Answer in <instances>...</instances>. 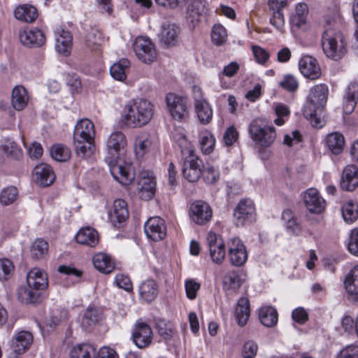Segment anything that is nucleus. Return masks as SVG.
Here are the masks:
<instances>
[{
  "instance_id": "8",
  "label": "nucleus",
  "mask_w": 358,
  "mask_h": 358,
  "mask_svg": "<svg viewBox=\"0 0 358 358\" xmlns=\"http://www.w3.org/2000/svg\"><path fill=\"white\" fill-rule=\"evenodd\" d=\"M234 217L237 227L252 223L255 220V208L253 201L249 199L240 200L234 210Z\"/></svg>"
},
{
  "instance_id": "30",
  "label": "nucleus",
  "mask_w": 358,
  "mask_h": 358,
  "mask_svg": "<svg viewBox=\"0 0 358 358\" xmlns=\"http://www.w3.org/2000/svg\"><path fill=\"white\" fill-rule=\"evenodd\" d=\"M76 240L80 244L94 247L99 242V236L94 229L87 227L77 233Z\"/></svg>"
},
{
  "instance_id": "27",
  "label": "nucleus",
  "mask_w": 358,
  "mask_h": 358,
  "mask_svg": "<svg viewBox=\"0 0 358 358\" xmlns=\"http://www.w3.org/2000/svg\"><path fill=\"white\" fill-rule=\"evenodd\" d=\"M72 48V36L69 31L64 29L58 30L55 32V48L57 51L64 55L68 56Z\"/></svg>"
},
{
  "instance_id": "50",
  "label": "nucleus",
  "mask_w": 358,
  "mask_h": 358,
  "mask_svg": "<svg viewBox=\"0 0 358 358\" xmlns=\"http://www.w3.org/2000/svg\"><path fill=\"white\" fill-rule=\"evenodd\" d=\"M152 145V141L148 136H137L134 144V150L137 157H142L147 153Z\"/></svg>"
},
{
  "instance_id": "43",
  "label": "nucleus",
  "mask_w": 358,
  "mask_h": 358,
  "mask_svg": "<svg viewBox=\"0 0 358 358\" xmlns=\"http://www.w3.org/2000/svg\"><path fill=\"white\" fill-rule=\"evenodd\" d=\"M95 355L96 349L89 344L78 345L70 352V358H94Z\"/></svg>"
},
{
  "instance_id": "49",
  "label": "nucleus",
  "mask_w": 358,
  "mask_h": 358,
  "mask_svg": "<svg viewBox=\"0 0 358 358\" xmlns=\"http://www.w3.org/2000/svg\"><path fill=\"white\" fill-rule=\"evenodd\" d=\"M215 138L209 131H205L200 134V146L203 153L210 154L215 147Z\"/></svg>"
},
{
  "instance_id": "3",
  "label": "nucleus",
  "mask_w": 358,
  "mask_h": 358,
  "mask_svg": "<svg viewBox=\"0 0 358 358\" xmlns=\"http://www.w3.org/2000/svg\"><path fill=\"white\" fill-rule=\"evenodd\" d=\"M173 138L180 148L184 159L182 169L183 177L190 182H196L202 173V160L196 155L193 145L184 134L175 135Z\"/></svg>"
},
{
  "instance_id": "37",
  "label": "nucleus",
  "mask_w": 358,
  "mask_h": 358,
  "mask_svg": "<svg viewBox=\"0 0 358 358\" xmlns=\"http://www.w3.org/2000/svg\"><path fill=\"white\" fill-rule=\"evenodd\" d=\"M15 17L22 22H33L38 17L37 10L31 5H21L14 12Z\"/></svg>"
},
{
  "instance_id": "46",
  "label": "nucleus",
  "mask_w": 358,
  "mask_h": 358,
  "mask_svg": "<svg viewBox=\"0 0 358 358\" xmlns=\"http://www.w3.org/2000/svg\"><path fill=\"white\" fill-rule=\"evenodd\" d=\"M101 318L100 310L94 307H89L85 312L82 326L85 328H89L96 324Z\"/></svg>"
},
{
  "instance_id": "45",
  "label": "nucleus",
  "mask_w": 358,
  "mask_h": 358,
  "mask_svg": "<svg viewBox=\"0 0 358 358\" xmlns=\"http://www.w3.org/2000/svg\"><path fill=\"white\" fill-rule=\"evenodd\" d=\"M341 213L345 222L351 224L358 217V205L349 201L342 206Z\"/></svg>"
},
{
  "instance_id": "7",
  "label": "nucleus",
  "mask_w": 358,
  "mask_h": 358,
  "mask_svg": "<svg viewBox=\"0 0 358 358\" xmlns=\"http://www.w3.org/2000/svg\"><path fill=\"white\" fill-rule=\"evenodd\" d=\"M166 102L169 111L174 120L182 122L188 118L189 107L186 97L169 93L166 97Z\"/></svg>"
},
{
  "instance_id": "18",
  "label": "nucleus",
  "mask_w": 358,
  "mask_h": 358,
  "mask_svg": "<svg viewBox=\"0 0 358 358\" xmlns=\"http://www.w3.org/2000/svg\"><path fill=\"white\" fill-rule=\"evenodd\" d=\"M328 93V87L325 84L315 85L310 90L309 103H308L305 106L322 109L327 103Z\"/></svg>"
},
{
  "instance_id": "36",
  "label": "nucleus",
  "mask_w": 358,
  "mask_h": 358,
  "mask_svg": "<svg viewBox=\"0 0 358 358\" xmlns=\"http://www.w3.org/2000/svg\"><path fill=\"white\" fill-rule=\"evenodd\" d=\"M76 154L80 159L88 160L94 153V141H74Z\"/></svg>"
},
{
  "instance_id": "41",
  "label": "nucleus",
  "mask_w": 358,
  "mask_h": 358,
  "mask_svg": "<svg viewBox=\"0 0 358 358\" xmlns=\"http://www.w3.org/2000/svg\"><path fill=\"white\" fill-rule=\"evenodd\" d=\"M129 61L127 59H122L118 62L113 64L110 69L111 76L119 81L126 79V72L129 66Z\"/></svg>"
},
{
  "instance_id": "20",
  "label": "nucleus",
  "mask_w": 358,
  "mask_h": 358,
  "mask_svg": "<svg viewBox=\"0 0 358 358\" xmlns=\"http://www.w3.org/2000/svg\"><path fill=\"white\" fill-rule=\"evenodd\" d=\"M33 335L28 331L16 333L10 343L11 350L17 355H21L29 349L33 343Z\"/></svg>"
},
{
  "instance_id": "53",
  "label": "nucleus",
  "mask_w": 358,
  "mask_h": 358,
  "mask_svg": "<svg viewBox=\"0 0 358 358\" xmlns=\"http://www.w3.org/2000/svg\"><path fill=\"white\" fill-rule=\"evenodd\" d=\"M18 191L15 187H8L3 189L0 195V201L2 204L8 206L13 203L17 196Z\"/></svg>"
},
{
  "instance_id": "39",
  "label": "nucleus",
  "mask_w": 358,
  "mask_h": 358,
  "mask_svg": "<svg viewBox=\"0 0 358 358\" xmlns=\"http://www.w3.org/2000/svg\"><path fill=\"white\" fill-rule=\"evenodd\" d=\"M326 142L329 150L333 154L339 155L343 150L345 138L341 134L334 132L327 135Z\"/></svg>"
},
{
  "instance_id": "26",
  "label": "nucleus",
  "mask_w": 358,
  "mask_h": 358,
  "mask_svg": "<svg viewBox=\"0 0 358 358\" xmlns=\"http://www.w3.org/2000/svg\"><path fill=\"white\" fill-rule=\"evenodd\" d=\"M358 100V83L351 82L345 90L343 96V108L346 114H351Z\"/></svg>"
},
{
  "instance_id": "58",
  "label": "nucleus",
  "mask_w": 358,
  "mask_h": 358,
  "mask_svg": "<svg viewBox=\"0 0 358 358\" xmlns=\"http://www.w3.org/2000/svg\"><path fill=\"white\" fill-rule=\"evenodd\" d=\"M317 108H313L310 106H304L303 113L304 117L310 120L311 124L315 127L321 128L323 123L320 118L317 117Z\"/></svg>"
},
{
  "instance_id": "2",
  "label": "nucleus",
  "mask_w": 358,
  "mask_h": 358,
  "mask_svg": "<svg viewBox=\"0 0 358 358\" xmlns=\"http://www.w3.org/2000/svg\"><path fill=\"white\" fill-rule=\"evenodd\" d=\"M154 113V105L150 101L144 98L131 99L124 106L122 120L128 127H141L151 121Z\"/></svg>"
},
{
  "instance_id": "22",
  "label": "nucleus",
  "mask_w": 358,
  "mask_h": 358,
  "mask_svg": "<svg viewBox=\"0 0 358 358\" xmlns=\"http://www.w3.org/2000/svg\"><path fill=\"white\" fill-rule=\"evenodd\" d=\"M27 282L31 288L43 291L48 286V275L42 269L34 268L28 272Z\"/></svg>"
},
{
  "instance_id": "38",
  "label": "nucleus",
  "mask_w": 358,
  "mask_h": 358,
  "mask_svg": "<svg viewBox=\"0 0 358 358\" xmlns=\"http://www.w3.org/2000/svg\"><path fill=\"white\" fill-rule=\"evenodd\" d=\"M259 317L261 323L267 327H272L277 324L278 313L272 306H264L259 310Z\"/></svg>"
},
{
  "instance_id": "9",
  "label": "nucleus",
  "mask_w": 358,
  "mask_h": 358,
  "mask_svg": "<svg viewBox=\"0 0 358 358\" xmlns=\"http://www.w3.org/2000/svg\"><path fill=\"white\" fill-rule=\"evenodd\" d=\"M134 50L138 59L145 64L152 62L157 57L155 45L147 37H137L134 43Z\"/></svg>"
},
{
  "instance_id": "4",
  "label": "nucleus",
  "mask_w": 358,
  "mask_h": 358,
  "mask_svg": "<svg viewBox=\"0 0 358 358\" xmlns=\"http://www.w3.org/2000/svg\"><path fill=\"white\" fill-rule=\"evenodd\" d=\"M322 47L326 56L334 60L340 59L347 52L343 34L331 28L327 29L324 31Z\"/></svg>"
},
{
  "instance_id": "13",
  "label": "nucleus",
  "mask_w": 358,
  "mask_h": 358,
  "mask_svg": "<svg viewBox=\"0 0 358 358\" xmlns=\"http://www.w3.org/2000/svg\"><path fill=\"white\" fill-rule=\"evenodd\" d=\"M206 243L209 250L211 259L216 264L222 263L225 257V244L222 238L210 231L206 238Z\"/></svg>"
},
{
  "instance_id": "15",
  "label": "nucleus",
  "mask_w": 358,
  "mask_h": 358,
  "mask_svg": "<svg viewBox=\"0 0 358 358\" xmlns=\"http://www.w3.org/2000/svg\"><path fill=\"white\" fill-rule=\"evenodd\" d=\"M19 38L20 43L27 48L41 47L46 41L44 33L37 28L20 31Z\"/></svg>"
},
{
  "instance_id": "54",
  "label": "nucleus",
  "mask_w": 358,
  "mask_h": 358,
  "mask_svg": "<svg viewBox=\"0 0 358 358\" xmlns=\"http://www.w3.org/2000/svg\"><path fill=\"white\" fill-rule=\"evenodd\" d=\"M203 178L208 184H214L220 179V171L217 167L208 165L202 172Z\"/></svg>"
},
{
  "instance_id": "10",
  "label": "nucleus",
  "mask_w": 358,
  "mask_h": 358,
  "mask_svg": "<svg viewBox=\"0 0 358 358\" xmlns=\"http://www.w3.org/2000/svg\"><path fill=\"white\" fill-rule=\"evenodd\" d=\"M131 338L134 343L140 349L148 347L152 342L153 332L145 322H137L133 327Z\"/></svg>"
},
{
  "instance_id": "1",
  "label": "nucleus",
  "mask_w": 358,
  "mask_h": 358,
  "mask_svg": "<svg viewBox=\"0 0 358 358\" xmlns=\"http://www.w3.org/2000/svg\"><path fill=\"white\" fill-rule=\"evenodd\" d=\"M127 145V138L120 131L112 132L106 142L108 155L105 157V161L113 178L124 185H129L135 178L131 164L127 162L123 164H117L118 157Z\"/></svg>"
},
{
  "instance_id": "11",
  "label": "nucleus",
  "mask_w": 358,
  "mask_h": 358,
  "mask_svg": "<svg viewBox=\"0 0 358 358\" xmlns=\"http://www.w3.org/2000/svg\"><path fill=\"white\" fill-rule=\"evenodd\" d=\"M213 212L210 206L202 201L193 202L189 209L190 220L196 224L203 225L212 217Z\"/></svg>"
},
{
  "instance_id": "52",
  "label": "nucleus",
  "mask_w": 358,
  "mask_h": 358,
  "mask_svg": "<svg viewBox=\"0 0 358 358\" xmlns=\"http://www.w3.org/2000/svg\"><path fill=\"white\" fill-rule=\"evenodd\" d=\"M30 251L33 258H43L48 253V244L43 239H36L32 243Z\"/></svg>"
},
{
  "instance_id": "64",
  "label": "nucleus",
  "mask_w": 358,
  "mask_h": 358,
  "mask_svg": "<svg viewBox=\"0 0 358 358\" xmlns=\"http://www.w3.org/2000/svg\"><path fill=\"white\" fill-rule=\"evenodd\" d=\"M337 358H358V346L351 345L342 350Z\"/></svg>"
},
{
  "instance_id": "24",
  "label": "nucleus",
  "mask_w": 358,
  "mask_h": 358,
  "mask_svg": "<svg viewBox=\"0 0 358 358\" xmlns=\"http://www.w3.org/2000/svg\"><path fill=\"white\" fill-rule=\"evenodd\" d=\"M287 4L286 0H268V5L271 10L273 11L270 18L271 24L278 30L281 31L285 24L284 15L281 9Z\"/></svg>"
},
{
  "instance_id": "55",
  "label": "nucleus",
  "mask_w": 358,
  "mask_h": 358,
  "mask_svg": "<svg viewBox=\"0 0 358 358\" xmlns=\"http://www.w3.org/2000/svg\"><path fill=\"white\" fill-rule=\"evenodd\" d=\"M3 151L15 159H19L22 155L21 148L17 143L10 139H6L2 145Z\"/></svg>"
},
{
  "instance_id": "57",
  "label": "nucleus",
  "mask_w": 358,
  "mask_h": 358,
  "mask_svg": "<svg viewBox=\"0 0 358 358\" xmlns=\"http://www.w3.org/2000/svg\"><path fill=\"white\" fill-rule=\"evenodd\" d=\"M279 85L284 90L293 92L299 87V82L296 78L292 74H286L279 83Z\"/></svg>"
},
{
  "instance_id": "25",
  "label": "nucleus",
  "mask_w": 358,
  "mask_h": 358,
  "mask_svg": "<svg viewBox=\"0 0 358 358\" xmlns=\"http://www.w3.org/2000/svg\"><path fill=\"white\" fill-rule=\"evenodd\" d=\"M358 186V169L355 165L346 166L342 173L341 187L347 191H352Z\"/></svg>"
},
{
  "instance_id": "44",
  "label": "nucleus",
  "mask_w": 358,
  "mask_h": 358,
  "mask_svg": "<svg viewBox=\"0 0 358 358\" xmlns=\"http://www.w3.org/2000/svg\"><path fill=\"white\" fill-rule=\"evenodd\" d=\"M40 290L34 289L27 285V287L20 288L18 292L19 299L25 303H36L41 296Z\"/></svg>"
},
{
  "instance_id": "48",
  "label": "nucleus",
  "mask_w": 358,
  "mask_h": 358,
  "mask_svg": "<svg viewBox=\"0 0 358 358\" xmlns=\"http://www.w3.org/2000/svg\"><path fill=\"white\" fill-rule=\"evenodd\" d=\"M51 157L57 162H66L71 157V151L65 145L55 144L50 149Z\"/></svg>"
},
{
  "instance_id": "33",
  "label": "nucleus",
  "mask_w": 358,
  "mask_h": 358,
  "mask_svg": "<svg viewBox=\"0 0 358 358\" xmlns=\"http://www.w3.org/2000/svg\"><path fill=\"white\" fill-rule=\"evenodd\" d=\"M93 264L98 271L103 273H110L115 268V263L111 257L103 252L94 256Z\"/></svg>"
},
{
  "instance_id": "60",
  "label": "nucleus",
  "mask_w": 358,
  "mask_h": 358,
  "mask_svg": "<svg viewBox=\"0 0 358 358\" xmlns=\"http://www.w3.org/2000/svg\"><path fill=\"white\" fill-rule=\"evenodd\" d=\"M201 285L194 279H188L185 282V288L187 297L193 300L196 297L197 292L199 290Z\"/></svg>"
},
{
  "instance_id": "31",
  "label": "nucleus",
  "mask_w": 358,
  "mask_h": 358,
  "mask_svg": "<svg viewBox=\"0 0 358 358\" xmlns=\"http://www.w3.org/2000/svg\"><path fill=\"white\" fill-rule=\"evenodd\" d=\"M250 315V302L246 297H241L235 309L234 315L239 326L246 324Z\"/></svg>"
},
{
  "instance_id": "63",
  "label": "nucleus",
  "mask_w": 358,
  "mask_h": 358,
  "mask_svg": "<svg viewBox=\"0 0 358 358\" xmlns=\"http://www.w3.org/2000/svg\"><path fill=\"white\" fill-rule=\"evenodd\" d=\"M348 248L351 254L358 257V228L352 230Z\"/></svg>"
},
{
  "instance_id": "35",
  "label": "nucleus",
  "mask_w": 358,
  "mask_h": 358,
  "mask_svg": "<svg viewBox=\"0 0 358 358\" xmlns=\"http://www.w3.org/2000/svg\"><path fill=\"white\" fill-rule=\"evenodd\" d=\"M208 11V4L206 0H193L188 7L187 15L191 21H198L199 17Z\"/></svg>"
},
{
  "instance_id": "28",
  "label": "nucleus",
  "mask_w": 358,
  "mask_h": 358,
  "mask_svg": "<svg viewBox=\"0 0 358 358\" xmlns=\"http://www.w3.org/2000/svg\"><path fill=\"white\" fill-rule=\"evenodd\" d=\"M34 176L35 180L44 187L51 185L55 179L51 167L46 164L36 166L34 169Z\"/></svg>"
},
{
  "instance_id": "32",
  "label": "nucleus",
  "mask_w": 358,
  "mask_h": 358,
  "mask_svg": "<svg viewBox=\"0 0 358 358\" xmlns=\"http://www.w3.org/2000/svg\"><path fill=\"white\" fill-rule=\"evenodd\" d=\"M139 294L146 302L154 301L158 295L159 289L157 282L153 280L143 282L139 286Z\"/></svg>"
},
{
  "instance_id": "42",
  "label": "nucleus",
  "mask_w": 358,
  "mask_h": 358,
  "mask_svg": "<svg viewBox=\"0 0 358 358\" xmlns=\"http://www.w3.org/2000/svg\"><path fill=\"white\" fill-rule=\"evenodd\" d=\"M345 287L350 295H358V265L350 270L346 275Z\"/></svg>"
},
{
  "instance_id": "29",
  "label": "nucleus",
  "mask_w": 358,
  "mask_h": 358,
  "mask_svg": "<svg viewBox=\"0 0 358 358\" xmlns=\"http://www.w3.org/2000/svg\"><path fill=\"white\" fill-rule=\"evenodd\" d=\"M243 283V280L238 271L227 272L222 280L223 289L227 294H236Z\"/></svg>"
},
{
  "instance_id": "62",
  "label": "nucleus",
  "mask_w": 358,
  "mask_h": 358,
  "mask_svg": "<svg viewBox=\"0 0 358 358\" xmlns=\"http://www.w3.org/2000/svg\"><path fill=\"white\" fill-rule=\"evenodd\" d=\"M238 138V132L234 126H231L227 128L223 135V141L227 146L233 145Z\"/></svg>"
},
{
  "instance_id": "14",
  "label": "nucleus",
  "mask_w": 358,
  "mask_h": 358,
  "mask_svg": "<svg viewBox=\"0 0 358 358\" xmlns=\"http://www.w3.org/2000/svg\"><path fill=\"white\" fill-rule=\"evenodd\" d=\"M144 231L148 238L161 241L166 236L165 221L159 217H150L144 224Z\"/></svg>"
},
{
  "instance_id": "6",
  "label": "nucleus",
  "mask_w": 358,
  "mask_h": 358,
  "mask_svg": "<svg viewBox=\"0 0 358 358\" xmlns=\"http://www.w3.org/2000/svg\"><path fill=\"white\" fill-rule=\"evenodd\" d=\"M192 92L197 117L202 124H207L212 120L213 109L208 101L203 97V92L200 87L194 85Z\"/></svg>"
},
{
  "instance_id": "34",
  "label": "nucleus",
  "mask_w": 358,
  "mask_h": 358,
  "mask_svg": "<svg viewBox=\"0 0 358 358\" xmlns=\"http://www.w3.org/2000/svg\"><path fill=\"white\" fill-rule=\"evenodd\" d=\"M178 37V27L172 23H164L160 33L161 41L166 45H173Z\"/></svg>"
},
{
  "instance_id": "56",
  "label": "nucleus",
  "mask_w": 358,
  "mask_h": 358,
  "mask_svg": "<svg viewBox=\"0 0 358 358\" xmlns=\"http://www.w3.org/2000/svg\"><path fill=\"white\" fill-rule=\"evenodd\" d=\"M13 270L14 266L10 259H0V280H8L12 275Z\"/></svg>"
},
{
  "instance_id": "61",
  "label": "nucleus",
  "mask_w": 358,
  "mask_h": 358,
  "mask_svg": "<svg viewBox=\"0 0 358 358\" xmlns=\"http://www.w3.org/2000/svg\"><path fill=\"white\" fill-rule=\"evenodd\" d=\"M296 15L293 17V22L298 27L305 24L304 15L308 13V6L304 3H299L295 8Z\"/></svg>"
},
{
  "instance_id": "12",
  "label": "nucleus",
  "mask_w": 358,
  "mask_h": 358,
  "mask_svg": "<svg viewBox=\"0 0 358 358\" xmlns=\"http://www.w3.org/2000/svg\"><path fill=\"white\" fill-rule=\"evenodd\" d=\"M229 258L232 265L241 266L248 259V252L245 245L241 239L234 237L228 241Z\"/></svg>"
},
{
  "instance_id": "17",
  "label": "nucleus",
  "mask_w": 358,
  "mask_h": 358,
  "mask_svg": "<svg viewBox=\"0 0 358 358\" xmlns=\"http://www.w3.org/2000/svg\"><path fill=\"white\" fill-rule=\"evenodd\" d=\"M301 74L309 79L316 80L321 76L320 66L315 58L310 55L303 56L299 61Z\"/></svg>"
},
{
  "instance_id": "5",
  "label": "nucleus",
  "mask_w": 358,
  "mask_h": 358,
  "mask_svg": "<svg viewBox=\"0 0 358 358\" xmlns=\"http://www.w3.org/2000/svg\"><path fill=\"white\" fill-rule=\"evenodd\" d=\"M248 133L255 144L260 148L271 146L277 136L275 127L261 119H255L250 123Z\"/></svg>"
},
{
  "instance_id": "59",
  "label": "nucleus",
  "mask_w": 358,
  "mask_h": 358,
  "mask_svg": "<svg viewBox=\"0 0 358 358\" xmlns=\"http://www.w3.org/2000/svg\"><path fill=\"white\" fill-rule=\"evenodd\" d=\"M282 218L286 219L287 217V222L286 224V227L287 229L290 230V231L294 234H299L301 231V227L299 223L296 222V219L292 217V212L290 210H284L282 213Z\"/></svg>"
},
{
  "instance_id": "16",
  "label": "nucleus",
  "mask_w": 358,
  "mask_h": 358,
  "mask_svg": "<svg viewBox=\"0 0 358 358\" xmlns=\"http://www.w3.org/2000/svg\"><path fill=\"white\" fill-rule=\"evenodd\" d=\"M303 201L306 208L311 213L319 214L325 208L324 199L315 188H309L304 192Z\"/></svg>"
},
{
  "instance_id": "40",
  "label": "nucleus",
  "mask_w": 358,
  "mask_h": 358,
  "mask_svg": "<svg viewBox=\"0 0 358 358\" xmlns=\"http://www.w3.org/2000/svg\"><path fill=\"white\" fill-rule=\"evenodd\" d=\"M28 95L27 90L22 86L15 87L12 92V105L17 110H22L27 106Z\"/></svg>"
},
{
  "instance_id": "51",
  "label": "nucleus",
  "mask_w": 358,
  "mask_h": 358,
  "mask_svg": "<svg viewBox=\"0 0 358 358\" xmlns=\"http://www.w3.org/2000/svg\"><path fill=\"white\" fill-rule=\"evenodd\" d=\"M226 29L220 24H216L212 27L211 40L216 45H222L227 39Z\"/></svg>"
},
{
  "instance_id": "23",
  "label": "nucleus",
  "mask_w": 358,
  "mask_h": 358,
  "mask_svg": "<svg viewBox=\"0 0 358 358\" xmlns=\"http://www.w3.org/2000/svg\"><path fill=\"white\" fill-rule=\"evenodd\" d=\"M109 219L114 226L125 222L129 217L127 204L123 199H116L108 213Z\"/></svg>"
},
{
  "instance_id": "47",
  "label": "nucleus",
  "mask_w": 358,
  "mask_h": 358,
  "mask_svg": "<svg viewBox=\"0 0 358 358\" xmlns=\"http://www.w3.org/2000/svg\"><path fill=\"white\" fill-rule=\"evenodd\" d=\"M103 42L101 33L97 29H91L85 36V44L92 50H98Z\"/></svg>"
},
{
  "instance_id": "19",
  "label": "nucleus",
  "mask_w": 358,
  "mask_h": 358,
  "mask_svg": "<svg viewBox=\"0 0 358 358\" xmlns=\"http://www.w3.org/2000/svg\"><path fill=\"white\" fill-rule=\"evenodd\" d=\"M95 131L94 124L88 119L78 121L73 132L74 141H94Z\"/></svg>"
},
{
  "instance_id": "21",
  "label": "nucleus",
  "mask_w": 358,
  "mask_h": 358,
  "mask_svg": "<svg viewBox=\"0 0 358 358\" xmlns=\"http://www.w3.org/2000/svg\"><path fill=\"white\" fill-rule=\"evenodd\" d=\"M156 181L152 176L143 173L138 182V194L139 197L145 201L151 199L155 192Z\"/></svg>"
}]
</instances>
